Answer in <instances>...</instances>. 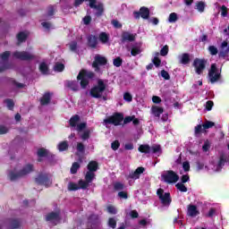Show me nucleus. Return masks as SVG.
Instances as JSON below:
<instances>
[{
    "label": "nucleus",
    "instance_id": "obj_1",
    "mask_svg": "<svg viewBox=\"0 0 229 229\" xmlns=\"http://www.w3.org/2000/svg\"><path fill=\"white\" fill-rule=\"evenodd\" d=\"M89 171L86 173V181H80L79 183L70 182L68 185L69 191H78L79 189H87L89 183L94 180L96 171H98V162L91 161L88 165Z\"/></svg>",
    "mask_w": 229,
    "mask_h": 229
},
{
    "label": "nucleus",
    "instance_id": "obj_2",
    "mask_svg": "<svg viewBox=\"0 0 229 229\" xmlns=\"http://www.w3.org/2000/svg\"><path fill=\"white\" fill-rule=\"evenodd\" d=\"M80 123L79 115H75L70 119V126H72V128H76L79 136L82 140H87L89 137H90V129L87 128L86 123Z\"/></svg>",
    "mask_w": 229,
    "mask_h": 229
},
{
    "label": "nucleus",
    "instance_id": "obj_3",
    "mask_svg": "<svg viewBox=\"0 0 229 229\" xmlns=\"http://www.w3.org/2000/svg\"><path fill=\"white\" fill-rule=\"evenodd\" d=\"M33 165H26L21 170L15 169L14 171L9 172L8 176L10 180H18V178H22V176H26V174H30L32 173Z\"/></svg>",
    "mask_w": 229,
    "mask_h": 229
},
{
    "label": "nucleus",
    "instance_id": "obj_4",
    "mask_svg": "<svg viewBox=\"0 0 229 229\" xmlns=\"http://www.w3.org/2000/svg\"><path fill=\"white\" fill-rule=\"evenodd\" d=\"M92 78H94V72L87 70H81L77 76V80H81V89H86Z\"/></svg>",
    "mask_w": 229,
    "mask_h": 229
},
{
    "label": "nucleus",
    "instance_id": "obj_5",
    "mask_svg": "<svg viewBox=\"0 0 229 229\" xmlns=\"http://www.w3.org/2000/svg\"><path fill=\"white\" fill-rule=\"evenodd\" d=\"M138 149L140 153H153L154 155H157V157L162 155L160 145H153L152 147H149V145H140Z\"/></svg>",
    "mask_w": 229,
    "mask_h": 229
},
{
    "label": "nucleus",
    "instance_id": "obj_6",
    "mask_svg": "<svg viewBox=\"0 0 229 229\" xmlns=\"http://www.w3.org/2000/svg\"><path fill=\"white\" fill-rule=\"evenodd\" d=\"M84 1H89V7L97 10V15H101L103 13V4L97 0H75L74 6H80V4H82Z\"/></svg>",
    "mask_w": 229,
    "mask_h": 229
},
{
    "label": "nucleus",
    "instance_id": "obj_7",
    "mask_svg": "<svg viewBox=\"0 0 229 229\" xmlns=\"http://www.w3.org/2000/svg\"><path fill=\"white\" fill-rule=\"evenodd\" d=\"M161 180L166 183H176L180 180V176L173 171H165L162 173Z\"/></svg>",
    "mask_w": 229,
    "mask_h": 229
},
{
    "label": "nucleus",
    "instance_id": "obj_8",
    "mask_svg": "<svg viewBox=\"0 0 229 229\" xmlns=\"http://www.w3.org/2000/svg\"><path fill=\"white\" fill-rule=\"evenodd\" d=\"M106 88V87L105 86V82H103V81H98V85L92 88L89 91L91 98H101V96H103V92H105Z\"/></svg>",
    "mask_w": 229,
    "mask_h": 229
},
{
    "label": "nucleus",
    "instance_id": "obj_9",
    "mask_svg": "<svg viewBox=\"0 0 229 229\" xmlns=\"http://www.w3.org/2000/svg\"><path fill=\"white\" fill-rule=\"evenodd\" d=\"M208 78L211 83L219 81V79L221 78V70L217 69V65L216 64H211V68L208 72Z\"/></svg>",
    "mask_w": 229,
    "mask_h": 229
},
{
    "label": "nucleus",
    "instance_id": "obj_10",
    "mask_svg": "<svg viewBox=\"0 0 229 229\" xmlns=\"http://www.w3.org/2000/svg\"><path fill=\"white\" fill-rule=\"evenodd\" d=\"M124 119L123 114H115L104 120L105 124H114V126H119L122 121Z\"/></svg>",
    "mask_w": 229,
    "mask_h": 229
},
{
    "label": "nucleus",
    "instance_id": "obj_11",
    "mask_svg": "<svg viewBox=\"0 0 229 229\" xmlns=\"http://www.w3.org/2000/svg\"><path fill=\"white\" fill-rule=\"evenodd\" d=\"M226 164V156H220L219 159L209 165V169H212L214 173H217V171H221L223 169V165Z\"/></svg>",
    "mask_w": 229,
    "mask_h": 229
},
{
    "label": "nucleus",
    "instance_id": "obj_12",
    "mask_svg": "<svg viewBox=\"0 0 229 229\" xmlns=\"http://www.w3.org/2000/svg\"><path fill=\"white\" fill-rule=\"evenodd\" d=\"M157 196L165 207H169L171 205V194L164 192V190L158 189L157 190Z\"/></svg>",
    "mask_w": 229,
    "mask_h": 229
},
{
    "label": "nucleus",
    "instance_id": "obj_13",
    "mask_svg": "<svg viewBox=\"0 0 229 229\" xmlns=\"http://www.w3.org/2000/svg\"><path fill=\"white\" fill-rule=\"evenodd\" d=\"M206 65L207 61H205L204 59L196 58L193 62V67L195 68L197 74H202L203 71H205Z\"/></svg>",
    "mask_w": 229,
    "mask_h": 229
},
{
    "label": "nucleus",
    "instance_id": "obj_14",
    "mask_svg": "<svg viewBox=\"0 0 229 229\" xmlns=\"http://www.w3.org/2000/svg\"><path fill=\"white\" fill-rule=\"evenodd\" d=\"M106 64V57L97 55L95 56V61L92 64V67L95 69L97 72H99V65H105Z\"/></svg>",
    "mask_w": 229,
    "mask_h": 229
},
{
    "label": "nucleus",
    "instance_id": "obj_15",
    "mask_svg": "<svg viewBox=\"0 0 229 229\" xmlns=\"http://www.w3.org/2000/svg\"><path fill=\"white\" fill-rule=\"evenodd\" d=\"M36 183H38V185H44L45 187H50L53 182L49 180V176L47 174H39L36 178Z\"/></svg>",
    "mask_w": 229,
    "mask_h": 229
},
{
    "label": "nucleus",
    "instance_id": "obj_16",
    "mask_svg": "<svg viewBox=\"0 0 229 229\" xmlns=\"http://www.w3.org/2000/svg\"><path fill=\"white\" fill-rule=\"evenodd\" d=\"M13 56L18 60H33L35 58V55L31 53L19 51L14 52Z\"/></svg>",
    "mask_w": 229,
    "mask_h": 229
},
{
    "label": "nucleus",
    "instance_id": "obj_17",
    "mask_svg": "<svg viewBox=\"0 0 229 229\" xmlns=\"http://www.w3.org/2000/svg\"><path fill=\"white\" fill-rule=\"evenodd\" d=\"M47 221L52 224V226L60 223V214L52 212L47 216Z\"/></svg>",
    "mask_w": 229,
    "mask_h": 229
},
{
    "label": "nucleus",
    "instance_id": "obj_18",
    "mask_svg": "<svg viewBox=\"0 0 229 229\" xmlns=\"http://www.w3.org/2000/svg\"><path fill=\"white\" fill-rule=\"evenodd\" d=\"M144 171V167H138L134 172L130 173L129 178H131V180H139V178H140V174H142Z\"/></svg>",
    "mask_w": 229,
    "mask_h": 229
},
{
    "label": "nucleus",
    "instance_id": "obj_19",
    "mask_svg": "<svg viewBox=\"0 0 229 229\" xmlns=\"http://www.w3.org/2000/svg\"><path fill=\"white\" fill-rule=\"evenodd\" d=\"M187 214L190 217H196L199 216V210H198V207L194 205L188 206Z\"/></svg>",
    "mask_w": 229,
    "mask_h": 229
},
{
    "label": "nucleus",
    "instance_id": "obj_20",
    "mask_svg": "<svg viewBox=\"0 0 229 229\" xmlns=\"http://www.w3.org/2000/svg\"><path fill=\"white\" fill-rule=\"evenodd\" d=\"M180 64H182V65H187L191 62V55L189 54H182L178 56Z\"/></svg>",
    "mask_w": 229,
    "mask_h": 229
},
{
    "label": "nucleus",
    "instance_id": "obj_21",
    "mask_svg": "<svg viewBox=\"0 0 229 229\" xmlns=\"http://www.w3.org/2000/svg\"><path fill=\"white\" fill-rule=\"evenodd\" d=\"M152 114L155 115V117H160L162 114H164V108L158 106H154L151 108Z\"/></svg>",
    "mask_w": 229,
    "mask_h": 229
},
{
    "label": "nucleus",
    "instance_id": "obj_22",
    "mask_svg": "<svg viewBox=\"0 0 229 229\" xmlns=\"http://www.w3.org/2000/svg\"><path fill=\"white\" fill-rule=\"evenodd\" d=\"M66 87H68V89H71V90H73L74 92L80 90V86L78 85L77 81H67Z\"/></svg>",
    "mask_w": 229,
    "mask_h": 229
},
{
    "label": "nucleus",
    "instance_id": "obj_23",
    "mask_svg": "<svg viewBox=\"0 0 229 229\" xmlns=\"http://www.w3.org/2000/svg\"><path fill=\"white\" fill-rule=\"evenodd\" d=\"M88 44L89 47H96L98 46V38L96 36H89L88 38Z\"/></svg>",
    "mask_w": 229,
    "mask_h": 229
},
{
    "label": "nucleus",
    "instance_id": "obj_24",
    "mask_svg": "<svg viewBox=\"0 0 229 229\" xmlns=\"http://www.w3.org/2000/svg\"><path fill=\"white\" fill-rule=\"evenodd\" d=\"M98 38L102 44H108V40L110 39L108 34L106 32L100 33Z\"/></svg>",
    "mask_w": 229,
    "mask_h": 229
},
{
    "label": "nucleus",
    "instance_id": "obj_25",
    "mask_svg": "<svg viewBox=\"0 0 229 229\" xmlns=\"http://www.w3.org/2000/svg\"><path fill=\"white\" fill-rule=\"evenodd\" d=\"M140 14L142 19H148V17H149V9L141 7L140 10Z\"/></svg>",
    "mask_w": 229,
    "mask_h": 229
},
{
    "label": "nucleus",
    "instance_id": "obj_26",
    "mask_svg": "<svg viewBox=\"0 0 229 229\" xmlns=\"http://www.w3.org/2000/svg\"><path fill=\"white\" fill-rule=\"evenodd\" d=\"M140 45H134L131 48V55L132 56H137V55H140Z\"/></svg>",
    "mask_w": 229,
    "mask_h": 229
},
{
    "label": "nucleus",
    "instance_id": "obj_27",
    "mask_svg": "<svg viewBox=\"0 0 229 229\" xmlns=\"http://www.w3.org/2000/svg\"><path fill=\"white\" fill-rule=\"evenodd\" d=\"M123 40H128L129 42H133L135 40V34L125 32L123 35Z\"/></svg>",
    "mask_w": 229,
    "mask_h": 229
},
{
    "label": "nucleus",
    "instance_id": "obj_28",
    "mask_svg": "<svg viewBox=\"0 0 229 229\" xmlns=\"http://www.w3.org/2000/svg\"><path fill=\"white\" fill-rule=\"evenodd\" d=\"M39 71L42 74H49V68L46 63H41L39 64Z\"/></svg>",
    "mask_w": 229,
    "mask_h": 229
},
{
    "label": "nucleus",
    "instance_id": "obj_29",
    "mask_svg": "<svg viewBox=\"0 0 229 229\" xmlns=\"http://www.w3.org/2000/svg\"><path fill=\"white\" fill-rule=\"evenodd\" d=\"M49 101H51V94L46 93L42 97L40 103H41V105H47V103H49Z\"/></svg>",
    "mask_w": 229,
    "mask_h": 229
},
{
    "label": "nucleus",
    "instance_id": "obj_30",
    "mask_svg": "<svg viewBox=\"0 0 229 229\" xmlns=\"http://www.w3.org/2000/svg\"><path fill=\"white\" fill-rule=\"evenodd\" d=\"M18 42H24L28 38V32H20L17 35Z\"/></svg>",
    "mask_w": 229,
    "mask_h": 229
},
{
    "label": "nucleus",
    "instance_id": "obj_31",
    "mask_svg": "<svg viewBox=\"0 0 229 229\" xmlns=\"http://www.w3.org/2000/svg\"><path fill=\"white\" fill-rule=\"evenodd\" d=\"M57 148L59 151H65V149L69 148V143H67V141H62L58 144Z\"/></svg>",
    "mask_w": 229,
    "mask_h": 229
},
{
    "label": "nucleus",
    "instance_id": "obj_32",
    "mask_svg": "<svg viewBox=\"0 0 229 229\" xmlns=\"http://www.w3.org/2000/svg\"><path fill=\"white\" fill-rule=\"evenodd\" d=\"M64 69H65V66L62 63H56L54 66V71H55L56 72H62Z\"/></svg>",
    "mask_w": 229,
    "mask_h": 229
},
{
    "label": "nucleus",
    "instance_id": "obj_33",
    "mask_svg": "<svg viewBox=\"0 0 229 229\" xmlns=\"http://www.w3.org/2000/svg\"><path fill=\"white\" fill-rule=\"evenodd\" d=\"M176 21H178V14L176 13H170L168 17V21L173 23V22H176Z\"/></svg>",
    "mask_w": 229,
    "mask_h": 229
},
{
    "label": "nucleus",
    "instance_id": "obj_34",
    "mask_svg": "<svg viewBox=\"0 0 229 229\" xmlns=\"http://www.w3.org/2000/svg\"><path fill=\"white\" fill-rule=\"evenodd\" d=\"M48 153L49 152L47 151V149H46V148H39L38 150V157H39V158H42V157H47Z\"/></svg>",
    "mask_w": 229,
    "mask_h": 229
},
{
    "label": "nucleus",
    "instance_id": "obj_35",
    "mask_svg": "<svg viewBox=\"0 0 229 229\" xmlns=\"http://www.w3.org/2000/svg\"><path fill=\"white\" fill-rule=\"evenodd\" d=\"M10 56V52L6 51L2 55H0V62L1 64H4L8 60Z\"/></svg>",
    "mask_w": 229,
    "mask_h": 229
},
{
    "label": "nucleus",
    "instance_id": "obj_36",
    "mask_svg": "<svg viewBox=\"0 0 229 229\" xmlns=\"http://www.w3.org/2000/svg\"><path fill=\"white\" fill-rule=\"evenodd\" d=\"M176 189L180 191L181 192H187V187L184 186L183 182H178L175 185Z\"/></svg>",
    "mask_w": 229,
    "mask_h": 229
},
{
    "label": "nucleus",
    "instance_id": "obj_37",
    "mask_svg": "<svg viewBox=\"0 0 229 229\" xmlns=\"http://www.w3.org/2000/svg\"><path fill=\"white\" fill-rule=\"evenodd\" d=\"M78 169H80V164L73 163L72 167H71L72 174H76V173H78Z\"/></svg>",
    "mask_w": 229,
    "mask_h": 229
},
{
    "label": "nucleus",
    "instance_id": "obj_38",
    "mask_svg": "<svg viewBox=\"0 0 229 229\" xmlns=\"http://www.w3.org/2000/svg\"><path fill=\"white\" fill-rule=\"evenodd\" d=\"M158 53L156 54V56L153 59V64L156 67H160V64H162V61L160 58H158Z\"/></svg>",
    "mask_w": 229,
    "mask_h": 229
},
{
    "label": "nucleus",
    "instance_id": "obj_39",
    "mask_svg": "<svg viewBox=\"0 0 229 229\" xmlns=\"http://www.w3.org/2000/svg\"><path fill=\"white\" fill-rule=\"evenodd\" d=\"M113 64L114 67H121V65H123V59H121V57H116L114 59Z\"/></svg>",
    "mask_w": 229,
    "mask_h": 229
},
{
    "label": "nucleus",
    "instance_id": "obj_40",
    "mask_svg": "<svg viewBox=\"0 0 229 229\" xmlns=\"http://www.w3.org/2000/svg\"><path fill=\"white\" fill-rule=\"evenodd\" d=\"M9 226H10V228H19L21 226V221L13 220Z\"/></svg>",
    "mask_w": 229,
    "mask_h": 229
},
{
    "label": "nucleus",
    "instance_id": "obj_41",
    "mask_svg": "<svg viewBox=\"0 0 229 229\" xmlns=\"http://www.w3.org/2000/svg\"><path fill=\"white\" fill-rule=\"evenodd\" d=\"M182 169L185 173H189L191 171V164H189V161L182 163Z\"/></svg>",
    "mask_w": 229,
    "mask_h": 229
},
{
    "label": "nucleus",
    "instance_id": "obj_42",
    "mask_svg": "<svg viewBox=\"0 0 229 229\" xmlns=\"http://www.w3.org/2000/svg\"><path fill=\"white\" fill-rule=\"evenodd\" d=\"M77 151H79V153H85V145H83V143H81V142H78L77 143Z\"/></svg>",
    "mask_w": 229,
    "mask_h": 229
},
{
    "label": "nucleus",
    "instance_id": "obj_43",
    "mask_svg": "<svg viewBox=\"0 0 229 229\" xmlns=\"http://www.w3.org/2000/svg\"><path fill=\"white\" fill-rule=\"evenodd\" d=\"M208 51H209L210 55H216L218 53L217 47H216L214 46H209Z\"/></svg>",
    "mask_w": 229,
    "mask_h": 229
},
{
    "label": "nucleus",
    "instance_id": "obj_44",
    "mask_svg": "<svg viewBox=\"0 0 229 229\" xmlns=\"http://www.w3.org/2000/svg\"><path fill=\"white\" fill-rule=\"evenodd\" d=\"M215 124L214 122L207 121L202 126L205 130H208V128H213Z\"/></svg>",
    "mask_w": 229,
    "mask_h": 229
},
{
    "label": "nucleus",
    "instance_id": "obj_45",
    "mask_svg": "<svg viewBox=\"0 0 229 229\" xmlns=\"http://www.w3.org/2000/svg\"><path fill=\"white\" fill-rule=\"evenodd\" d=\"M108 226H110V228H115V226H117V221H115L114 218H109Z\"/></svg>",
    "mask_w": 229,
    "mask_h": 229
},
{
    "label": "nucleus",
    "instance_id": "obj_46",
    "mask_svg": "<svg viewBox=\"0 0 229 229\" xmlns=\"http://www.w3.org/2000/svg\"><path fill=\"white\" fill-rule=\"evenodd\" d=\"M123 99H124V101H128L130 103L132 101L133 97L131 96V94L126 92L123 94Z\"/></svg>",
    "mask_w": 229,
    "mask_h": 229
},
{
    "label": "nucleus",
    "instance_id": "obj_47",
    "mask_svg": "<svg viewBox=\"0 0 229 229\" xmlns=\"http://www.w3.org/2000/svg\"><path fill=\"white\" fill-rule=\"evenodd\" d=\"M167 53H169V47L165 46L161 51H160V55L161 56H166Z\"/></svg>",
    "mask_w": 229,
    "mask_h": 229
},
{
    "label": "nucleus",
    "instance_id": "obj_48",
    "mask_svg": "<svg viewBox=\"0 0 229 229\" xmlns=\"http://www.w3.org/2000/svg\"><path fill=\"white\" fill-rule=\"evenodd\" d=\"M119 146H121V143H119V140H114V141L111 144V148H112V149H114V151L119 149Z\"/></svg>",
    "mask_w": 229,
    "mask_h": 229
},
{
    "label": "nucleus",
    "instance_id": "obj_49",
    "mask_svg": "<svg viewBox=\"0 0 229 229\" xmlns=\"http://www.w3.org/2000/svg\"><path fill=\"white\" fill-rule=\"evenodd\" d=\"M197 10L200 13L205 12V4L203 2L197 4Z\"/></svg>",
    "mask_w": 229,
    "mask_h": 229
},
{
    "label": "nucleus",
    "instance_id": "obj_50",
    "mask_svg": "<svg viewBox=\"0 0 229 229\" xmlns=\"http://www.w3.org/2000/svg\"><path fill=\"white\" fill-rule=\"evenodd\" d=\"M114 189L115 191H123V189H124V184H123L122 182H115Z\"/></svg>",
    "mask_w": 229,
    "mask_h": 229
},
{
    "label": "nucleus",
    "instance_id": "obj_51",
    "mask_svg": "<svg viewBox=\"0 0 229 229\" xmlns=\"http://www.w3.org/2000/svg\"><path fill=\"white\" fill-rule=\"evenodd\" d=\"M107 212L109 214H117V209L114 206H108L107 207Z\"/></svg>",
    "mask_w": 229,
    "mask_h": 229
},
{
    "label": "nucleus",
    "instance_id": "obj_52",
    "mask_svg": "<svg viewBox=\"0 0 229 229\" xmlns=\"http://www.w3.org/2000/svg\"><path fill=\"white\" fill-rule=\"evenodd\" d=\"M202 149L205 152H207V151H208V149H210V142H208V140H206L204 142V145L202 146Z\"/></svg>",
    "mask_w": 229,
    "mask_h": 229
},
{
    "label": "nucleus",
    "instance_id": "obj_53",
    "mask_svg": "<svg viewBox=\"0 0 229 229\" xmlns=\"http://www.w3.org/2000/svg\"><path fill=\"white\" fill-rule=\"evenodd\" d=\"M152 101H153V103H156V105H158V104L162 103V98H160V97H158V96H153Z\"/></svg>",
    "mask_w": 229,
    "mask_h": 229
},
{
    "label": "nucleus",
    "instance_id": "obj_54",
    "mask_svg": "<svg viewBox=\"0 0 229 229\" xmlns=\"http://www.w3.org/2000/svg\"><path fill=\"white\" fill-rule=\"evenodd\" d=\"M5 103L7 105V107L9 108V110H12L13 108V100L11 99H7L5 100Z\"/></svg>",
    "mask_w": 229,
    "mask_h": 229
},
{
    "label": "nucleus",
    "instance_id": "obj_55",
    "mask_svg": "<svg viewBox=\"0 0 229 229\" xmlns=\"http://www.w3.org/2000/svg\"><path fill=\"white\" fill-rule=\"evenodd\" d=\"M161 76H162V78H164L165 80H169V78H171V77L169 76V72H167L165 71V70H162V71H161Z\"/></svg>",
    "mask_w": 229,
    "mask_h": 229
},
{
    "label": "nucleus",
    "instance_id": "obj_56",
    "mask_svg": "<svg viewBox=\"0 0 229 229\" xmlns=\"http://www.w3.org/2000/svg\"><path fill=\"white\" fill-rule=\"evenodd\" d=\"M181 180H182V183H187V182H189V180H190L189 174H183L181 177Z\"/></svg>",
    "mask_w": 229,
    "mask_h": 229
},
{
    "label": "nucleus",
    "instance_id": "obj_57",
    "mask_svg": "<svg viewBox=\"0 0 229 229\" xmlns=\"http://www.w3.org/2000/svg\"><path fill=\"white\" fill-rule=\"evenodd\" d=\"M4 133H8V128L6 126H0V135H4Z\"/></svg>",
    "mask_w": 229,
    "mask_h": 229
},
{
    "label": "nucleus",
    "instance_id": "obj_58",
    "mask_svg": "<svg viewBox=\"0 0 229 229\" xmlns=\"http://www.w3.org/2000/svg\"><path fill=\"white\" fill-rule=\"evenodd\" d=\"M222 10V17H226V15H228V9L226 8V6L223 5L221 7Z\"/></svg>",
    "mask_w": 229,
    "mask_h": 229
},
{
    "label": "nucleus",
    "instance_id": "obj_59",
    "mask_svg": "<svg viewBox=\"0 0 229 229\" xmlns=\"http://www.w3.org/2000/svg\"><path fill=\"white\" fill-rule=\"evenodd\" d=\"M41 24H42L43 28H45V30H51V28H53V25L49 22L44 21Z\"/></svg>",
    "mask_w": 229,
    "mask_h": 229
},
{
    "label": "nucleus",
    "instance_id": "obj_60",
    "mask_svg": "<svg viewBox=\"0 0 229 229\" xmlns=\"http://www.w3.org/2000/svg\"><path fill=\"white\" fill-rule=\"evenodd\" d=\"M119 198H122L123 199H128V193L125 191H120L118 193Z\"/></svg>",
    "mask_w": 229,
    "mask_h": 229
},
{
    "label": "nucleus",
    "instance_id": "obj_61",
    "mask_svg": "<svg viewBox=\"0 0 229 229\" xmlns=\"http://www.w3.org/2000/svg\"><path fill=\"white\" fill-rule=\"evenodd\" d=\"M134 116L135 115L125 117L123 120L124 124H128L129 123H131L133 121Z\"/></svg>",
    "mask_w": 229,
    "mask_h": 229
},
{
    "label": "nucleus",
    "instance_id": "obj_62",
    "mask_svg": "<svg viewBox=\"0 0 229 229\" xmlns=\"http://www.w3.org/2000/svg\"><path fill=\"white\" fill-rule=\"evenodd\" d=\"M212 106H214V102H212V101H208L207 103H206V108H207V110H208V111H210V110H212Z\"/></svg>",
    "mask_w": 229,
    "mask_h": 229
},
{
    "label": "nucleus",
    "instance_id": "obj_63",
    "mask_svg": "<svg viewBox=\"0 0 229 229\" xmlns=\"http://www.w3.org/2000/svg\"><path fill=\"white\" fill-rule=\"evenodd\" d=\"M76 47H77V45H76V42H74V41L69 44V47H70L71 51H76Z\"/></svg>",
    "mask_w": 229,
    "mask_h": 229
},
{
    "label": "nucleus",
    "instance_id": "obj_64",
    "mask_svg": "<svg viewBox=\"0 0 229 229\" xmlns=\"http://www.w3.org/2000/svg\"><path fill=\"white\" fill-rule=\"evenodd\" d=\"M112 24H113V26L114 27V28H121V23L118 21H116V20H114L113 21H112Z\"/></svg>",
    "mask_w": 229,
    "mask_h": 229
}]
</instances>
